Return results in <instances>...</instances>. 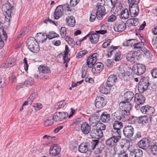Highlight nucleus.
<instances>
[{
    "mask_svg": "<svg viewBox=\"0 0 157 157\" xmlns=\"http://www.w3.org/2000/svg\"><path fill=\"white\" fill-rule=\"evenodd\" d=\"M120 17L122 19H125L129 18V14L128 10L127 9L122 10L120 12Z\"/></svg>",
    "mask_w": 157,
    "mask_h": 157,
    "instance_id": "36",
    "label": "nucleus"
},
{
    "mask_svg": "<svg viewBox=\"0 0 157 157\" xmlns=\"http://www.w3.org/2000/svg\"><path fill=\"white\" fill-rule=\"evenodd\" d=\"M66 104V102L65 100L60 101L59 102L56 106L57 109H60L63 108Z\"/></svg>",
    "mask_w": 157,
    "mask_h": 157,
    "instance_id": "54",
    "label": "nucleus"
},
{
    "mask_svg": "<svg viewBox=\"0 0 157 157\" xmlns=\"http://www.w3.org/2000/svg\"><path fill=\"white\" fill-rule=\"evenodd\" d=\"M129 21V26H135L138 24L139 19L138 18H132L130 19Z\"/></svg>",
    "mask_w": 157,
    "mask_h": 157,
    "instance_id": "45",
    "label": "nucleus"
},
{
    "mask_svg": "<svg viewBox=\"0 0 157 157\" xmlns=\"http://www.w3.org/2000/svg\"><path fill=\"white\" fill-rule=\"evenodd\" d=\"M150 149L152 154L157 155V142L151 143Z\"/></svg>",
    "mask_w": 157,
    "mask_h": 157,
    "instance_id": "40",
    "label": "nucleus"
},
{
    "mask_svg": "<svg viewBox=\"0 0 157 157\" xmlns=\"http://www.w3.org/2000/svg\"><path fill=\"white\" fill-rule=\"evenodd\" d=\"M88 120L90 125L93 127H95L100 121L99 117L97 114H92L89 118Z\"/></svg>",
    "mask_w": 157,
    "mask_h": 157,
    "instance_id": "15",
    "label": "nucleus"
},
{
    "mask_svg": "<svg viewBox=\"0 0 157 157\" xmlns=\"http://www.w3.org/2000/svg\"><path fill=\"white\" fill-rule=\"evenodd\" d=\"M8 82V81L5 78L4 76L0 75V88H2L5 86Z\"/></svg>",
    "mask_w": 157,
    "mask_h": 157,
    "instance_id": "41",
    "label": "nucleus"
},
{
    "mask_svg": "<svg viewBox=\"0 0 157 157\" xmlns=\"http://www.w3.org/2000/svg\"><path fill=\"white\" fill-rule=\"evenodd\" d=\"M97 11L96 12L97 18L99 20H101L105 15L106 13L105 7L102 5H97L96 6Z\"/></svg>",
    "mask_w": 157,
    "mask_h": 157,
    "instance_id": "12",
    "label": "nucleus"
},
{
    "mask_svg": "<svg viewBox=\"0 0 157 157\" xmlns=\"http://www.w3.org/2000/svg\"><path fill=\"white\" fill-rule=\"evenodd\" d=\"M2 10L5 17V23L7 22L8 25H9L11 20V14L13 10V6H11L9 3H5L3 5Z\"/></svg>",
    "mask_w": 157,
    "mask_h": 157,
    "instance_id": "2",
    "label": "nucleus"
},
{
    "mask_svg": "<svg viewBox=\"0 0 157 157\" xmlns=\"http://www.w3.org/2000/svg\"><path fill=\"white\" fill-rule=\"evenodd\" d=\"M124 101L127 102H130L134 96V94L131 91L126 92L124 95Z\"/></svg>",
    "mask_w": 157,
    "mask_h": 157,
    "instance_id": "31",
    "label": "nucleus"
},
{
    "mask_svg": "<svg viewBox=\"0 0 157 157\" xmlns=\"http://www.w3.org/2000/svg\"><path fill=\"white\" fill-rule=\"evenodd\" d=\"M62 8L60 5H59L56 7L54 15L55 19L57 20L63 15V10Z\"/></svg>",
    "mask_w": 157,
    "mask_h": 157,
    "instance_id": "23",
    "label": "nucleus"
},
{
    "mask_svg": "<svg viewBox=\"0 0 157 157\" xmlns=\"http://www.w3.org/2000/svg\"><path fill=\"white\" fill-rule=\"evenodd\" d=\"M142 93H136L135 94L134 98L135 101L138 105H142L145 102V98Z\"/></svg>",
    "mask_w": 157,
    "mask_h": 157,
    "instance_id": "17",
    "label": "nucleus"
},
{
    "mask_svg": "<svg viewBox=\"0 0 157 157\" xmlns=\"http://www.w3.org/2000/svg\"><path fill=\"white\" fill-rule=\"evenodd\" d=\"M137 121L140 124H144L147 122L148 118L146 116H141L137 119Z\"/></svg>",
    "mask_w": 157,
    "mask_h": 157,
    "instance_id": "38",
    "label": "nucleus"
},
{
    "mask_svg": "<svg viewBox=\"0 0 157 157\" xmlns=\"http://www.w3.org/2000/svg\"><path fill=\"white\" fill-rule=\"evenodd\" d=\"M117 18L116 16L114 15H112L110 16L108 18V22L114 21Z\"/></svg>",
    "mask_w": 157,
    "mask_h": 157,
    "instance_id": "61",
    "label": "nucleus"
},
{
    "mask_svg": "<svg viewBox=\"0 0 157 157\" xmlns=\"http://www.w3.org/2000/svg\"><path fill=\"white\" fill-rule=\"evenodd\" d=\"M66 22L67 24L71 27H74L75 24V17L72 16H69L66 18Z\"/></svg>",
    "mask_w": 157,
    "mask_h": 157,
    "instance_id": "28",
    "label": "nucleus"
},
{
    "mask_svg": "<svg viewBox=\"0 0 157 157\" xmlns=\"http://www.w3.org/2000/svg\"><path fill=\"white\" fill-rule=\"evenodd\" d=\"M129 5L133 6H138L139 0H128Z\"/></svg>",
    "mask_w": 157,
    "mask_h": 157,
    "instance_id": "57",
    "label": "nucleus"
},
{
    "mask_svg": "<svg viewBox=\"0 0 157 157\" xmlns=\"http://www.w3.org/2000/svg\"><path fill=\"white\" fill-rule=\"evenodd\" d=\"M129 10L131 16L132 17H135L138 14L139 8L138 6L129 5Z\"/></svg>",
    "mask_w": 157,
    "mask_h": 157,
    "instance_id": "19",
    "label": "nucleus"
},
{
    "mask_svg": "<svg viewBox=\"0 0 157 157\" xmlns=\"http://www.w3.org/2000/svg\"><path fill=\"white\" fill-rule=\"evenodd\" d=\"M135 41H134L133 45L132 47H133L135 49H137L139 51H140L141 52V54L143 51V49L144 47V42H137V40H135Z\"/></svg>",
    "mask_w": 157,
    "mask_h": 157,
    "instance_id": "26",
    "label": "nucleus"
},
{
    "mask_svg": "<svg viewBox=\"0 0 157 157\" xmlns=\"http://www.w3.org/2000/svg\"><path fill=\"white\" fill-rule=\"evenodd\" d=\"M26 46L29 50L32 52L37 53L40 51L39 45L33 37H30L28 39Z\"/></svg>",
    "mask_w": 157,
    "mask_h": 157,
    "instance_id": "3",
    "label": "nucleus"
},
{
    "mask_svg": "<svg viewBox=\"0 0 157 157\" xmlns=\"http://www.w3.org/2000/svg\"><path fill=\"white\" fill-rule=\"evenodd\" d=\"M29 30V27H27L24 29L23 30L21 31L20 35L21 36H23L25 34L27 33Z\"/></svg>",
    "mask_w": 157,
    "mask_h": 157,
    "instance_id": "60",
    "label": "nucleus"
},
{
    "mask_svg": "<svg viewBox=\"0 0 157 157\" xmlns=\"http://www.w3.org/2000/svg\"><path fill=\"white\" fill-rule=\"evenodd\" d=\"M99 138H98L99 139ZM92 140L89 144L90 150H94L96 147L98 146L100 144L99 140L98 139Z\"/></svg>",
    "mask_w": 157,
    "mask_h": 157,
    "instance_id": "33",
    "label": "nucleus"
},
{
    "mask_svg": "<svg viewBox=\"0 0 157 157\" xmlns=\"http://www.w3.org/2000/svg\"><path fill=\"white\" fill-rule=\"evenodd\" d=\"M129 102L125 101L121 102L119 105L120 109L129 112L132 108V105Z\"/></svg>",
    "mask_w": 157,
    "mask_h": 157,
    "instance_id": "21",
    "label": "nucleus"
},
{
    "mask_svg": "<svg viewBox=\"0 0 157 157\" xmlns=\"http://www.w3.org/2000/svg\"><path fill=\"white\" fill-rule=\"evenodd\" d=\"M117 81V76L114 75H111L108 78L106 83L108 85L112 87L115 85V83Z\"/></svg>",
    "mask_w": 157,
    "mask_h": 157,
    "instance_id": "25",
    "label": "nucleus"
},
{
    "mask_svg": "<svg viewBox=\"0 0 157 157\" xmlns=\"http://www.w3.org/2000/svg\"><path fill=\"white\" fill-rule=\"evenodd\" d=\"M118 141H116L112 137L107 139L105 141L106 144L110 147H113L117 145Z\"/></svg>",
    "mask_w": 157,
    "mask_h": 157,
    "instance_id": "35",
    "label": "nucleus"
},
{
    "mask_svg": "<svg viewBox=\"0 0 157 157\" xmlns=\"http://www.w3.org/2000/svg\"><path fill=\"white\" fill-rule=\"evenodd\" d=\"M152 76L154 78H157V68L153 69L151 72Z\"/></svg>",
    "mask_w": 157,
    "mask_h": 157,
    "instance_id": "62",
    "label": "nucleus"
},
{
    "mask_svg": "<svg viewBox=\"0 0 157 157\" xmlns=\"http://www.w3.org/2000/svg\"><path fill=\"white\" fill-rule=\"evenodd\" d=\"M53 123L52 120L51 119H48L46 121H44V125L46 126H48L52 125Z\"/></svg>",
    "mask_w": 157,
    "mask_h": 157,
    "instance_id": "63",
    "label": "nucleus"
},
{
    "mask_svg": "<svg viewBox=\"0 0 157 157\" xmlns=\"http://www.w3.org/2000/svg\"><path fill=\"white\" fill-rule=\"evenodd\" d=\"M130 75L129 71H126V73L121 78L125 81H128L130 79V77L129 76Z\"/></svg>",
    "mask_w": 157,
    "mask_h": 157,
    "instance_id": "51",
    "label": "nucleus"
},
{
    "mask_svg": "<svg viewBox=\"0 0 157 157\" xmlns=\"http://www.w3.org/2000/svg\"><path fill=\"white\" fill-rule=\"evenodd\" d=\"M81 130L85 134H88L91 130L90 125L86 122L82 123L81 126Z\"/></svg>",
    "mask_w": 157,
    "mask_h": 157,
    "instance_id": "20",
    "label": "nucleus"
},
{
    "mask_svg": "<svg viewBox=\"0 0 157 157\" xmlns=\"http://www.w3.org/2000/svg\"><path fill=\"white\" fill-rule=\"evenodd\" d=\"M99 36L97 33H94L92 34L89 33L86 37V38L88 37L92 44H95L98 41Z\"/></svg>",
    "mask_w": 157,
    "mask_h": 157,
    "instance_id": "24",
    "label": "nucleus"
},
{
    "mask_svg": "<svg viewBox=\"0 0 157 157\" xmlns=\"http://www.w3.org/2000/svg\"><path fill=\"white\" fill-rule=\"evenodd\" d=\"M89 144L82 143L79 146L78 150L82 153H86L88 151H90Z\"/></svg>",
    "mask_w": 157,
    "mask_h": 157,
    "instance_id": "27",
    "label": "nucleus"
},
{
    "mask_svg": "<svg viewBox=\"0 0 157 157\" xmlns=\"http://www.w3.org/2000/svg\"><path fill=\"white\" fill-rule=\"evenodd\" d=\"M122 120V121H125L128 118V116L129 114V112L125 110H122V111H120Z\"/></svg>",
    "mask_w": 157,
    "mask_h": 157,
    "instance_id": "39",
    "label": "nucleus"
},
{
    "mask_svg": "<svg viewBox=\"0 0 157 157\" xmlns=\"http://www.w3.org/2000/svg\"><path fill=\"white\" fill-rule=\"evenodd\" d=\"M118 0H110V2L111 3L113 7L112 9L114 8L115 5L117 7V8L120 9L121 10V9L123 8L122 5L121 3H118Z\"/></svg>",
    "mask_w": 157,
    "mask_h": 157,
    "instance_id": "43",
    "label": "nucleus"
},
{
    "mask_svg": "<svg viewBox=\"0 0 157 157\" xmlns=\"http://www.w3.org/2000/svg\"><path fill=\"white\" fill-rule=\"evenodd\" d=\"M133 72L136 75H140L143 74L145 71L146 68L145 66L142 64H137L135 67H133Z\"/></svg>",
    "mask_w": 157,
    "mask_h": 157,
    "instance_id": "10",
    "label": "nucleus"
},
{
    "mask_svg": "<svg viewBox=\"0 0 157 157\" xmlns=\"http://www.w3.org/2000/svg\"><path fill=\"white\" fill-rule=\"evenodd\" d=\"M48 38L51 40L54 38L59 37V35L56 33L53 32H49L47 34Z\"/></svg>",
    "mask_w": 157,
    "mask_h": 157,
    "instance_id": "48",
    "label": "nucleus"
},
{
    "mask_svg": "<svg viewBox=\"0 0 157 157\" xmlns=\"http://www.w3.org/2000/svg\"><path fill=\"white\" fill-rule=\"evenodd\" d=\"M36 37H41V39H40V41H41V43H43L44 41H46L48 38L47 35L45 33H44L42 34L41 33H39L36 35Z\"/></svg>",
    "mask_w": 157,
    "mask_h": 157,
    "instance_id": "46",
    "label": "nucleus"
},
{
    "mask_svg": "<svg viewBox=\"0 0 157 157\" xmlns=\"http://www.w3.org/2000/svg\"><path fill=\"white\" fill-rule=\"evenodd\" d=\"M87 53V51L86 50H82L77 53L76 57L77 58H81L86 55Z\"/></svg>",
    "mask_w": 157,
    "mask_h": 157,
    "instance_id": "53",
    "label": "nucleus"
},
{
    "mask_svg": "<svg viewBox=\"0 0 157 157\" xmlns=\"http://www.w3.org/2000/svg\"><path fill=\"white\" fill-rule=\"evenodd\" d=\"M109 85L105 83L102 86L100 89V92L102 94H107L109 93L111 90V87Z\"/></svg>",
    "mask_w": 157,
    "mask_h": 157,
    "instance_id": "30",
    "label": "nucleus"
},
{
    "mask_svg": "<svg viewBox=\"0 0 157 157\" xmlns=\"http://www.w3.org/2000/svg\"><path fill=\"white\" fill-rule=\"evenodd\" d=\"M98 56L97 53L90 55L87 60V64L89 67H92V71L94 74L99 73L103 70L104 67L103 64L100 62L96 63L97 58Z\"/></svg>",
    "mask_w": 157,
    "mask_h": 157,
    "instance_id": "1",
    "label": "nucleus"
},
{
    "mask_svg": "<svg viewBox=\"0 0 157 157\" xmlns=\"http://www.w3.org/2000/svg\"><path fill=\"white\" fill-rule=\"evenodd\" d=\"M112 137L116 141L118 142L121 138V131L119 130H114L113 131Z\"/></svg>",
    "mask_w": 157,
    "mask_h": 157,
    "instance_id": "32",
    "label": "nucleus"
},
{
    "mask_svg": "<svg viewBox=\"0 0 157 157\" xmlns=\"http://www.w3.org/2000/svg\"><path fill=\"white\" fill-rule=\"evenodd\" d=\"M78 143L76 141H72L71 142L69 145V147L72 150H74L77 148L78 146Z\"/></svg>",
    "mask_w": 157,
    "mask_h": 157,
    "instance_id": "49",
    "label": "nucleus"
},
{
    "mask_svg": "<svg viewBox=\"0 0 157 157\" xmlns=\"http://www.w3.org/2000/svg\"><path fill=\"white\" fill-rule=\"evenodd\" d=\"M106 102L105 101V98L102 96L98 97L95 101V106L98 108H100L106 105Z\"/></svg>",
    "mask_w": 157,
    "mask_h": 157,
    "instance_id": "16",
    "label": "nucleus"
},
{
    "mask_svg": "<svg viewBox=\"0 0 157 157\" xmlns=\"http://www.w3.org/2000/svg\"><path fill=\"white\" fill-rule=\"evenodd\" d=\"M34 83V81L32 80H29L25 81L23 84V86L27 87L33 85Z\"/></svg>",
    "mask_w": 157,
    "mask_h": 157,
    "instance_id": "55",
    "label": "nucleus"
},
{
    "mask_svg": "<svg viewBox=\"0 0 157 157\" xmlns=\"http://www.w3.org/2000/svg\"><path fill=\"white\" fill-rule=\"evenodd\" d=\"M68 113L65 112H59L55 113L52 119L56 122L63 121L68 117Z\"/></svg>",
    "mask_w": 157,
    "mask_h": 157,
    "instance_id": "8",
    "label": "nucleus"
},
{
    "mask_svg": "<svg viewBox=\"0 0 157 157\" xmlns=\"http://www.w3.org/2000/svg\"><path fill=\"white\" fill-rule=\"evenodd\" d=\"M134 41H135L134 39L126 40L123 42V45L124 46H130L132 47Z\"/></svg>",
    "mask_w": 157,
    "mask_h": 157,
    "instance_id": "44",
    "label": "nucleus"
},
{
    "mask_svg": "<svg viewBox=\"0 0 157 157\" xmlns=\"http://www.w3.org/2000/svg\"><path fill=\"white\" fill-rule=\"evenodd\" d=\"M122 58V56L120 52H117L115 55L113 59L117 62L121 60Z\"/></svg>",
    "mask_w": 157,
    "mask_h": 157,
    "instance_id": "52",
    "label": "nucleus"
},
{
    "mask_svg": "<svg viewBox=\"0 0 157 157\" xmlns=\"http://www.w3.org/2000/svg\"><path fill=\"white\" fill-rule=\"evenodd\" d=\"M134 129L131 125H128L124 127L123 130L124 136L128 138L132 137L134 133Z\"/></svg>",
    "mask_w": 157,
    "mask_h": 157,
    "instance_id": "9",
    "label": "nucleus"
},
{
    "mask_svg": "<svg viewBox=\"0 0 157 157\" xmlns=\"http://www.w3.org/2000/svg\"><path fill=\"white\" fill-rule=\"evenodd\" d=\"M117 48L116 47L111 46L109 48L108 50L107 56L109 57L111 56V51H112L116 50Z\"/></svg>",
    "mask_w": 157,
    "mask_h": 157,
    "instance_id": "56",
    "label": "nucleus"
},
{
    "mask_svg": "<svg viewBox=\"0 0 157 157\" xmlns=\"http://www.w3.org/2000/svg\"><path fill=\"white\" fill-rule=\"evenodd\" d=\"M112 116L115 121H119L122 120V118L119 111H117L113 113Z\"/></svg>",
    "mask_w": 157,
    "mask_h": 157,
    "instance_id": "42",
    "label": "nucleus"
},
{
    "mask_svg": "<svg viewBox=\"0 0 157 157\" xmlns=\"http://www.w3.org/2000/svg\"><path fill=\"white\" fill-rule=\"evenodd\" d=\"M38 95L37 94L34 93H33L28 98V101L30 103H31L32 102L36 99L38 98Z\"/></svg>",
    "mask_w": 157,
    "mask_h": 157,
    "instance_id": "47",
    "label": "nucleus"
},
{
    "mask_svg": "<svg viewBox=\"0 0 157 157\" xmlns=\"http://www.w3.org/2000/svg\"><path fill=\"white\" fill-rule=\"evenodd\" d=\"M149 84L147 77H143L140 78L138 86V90L139 93H143L146 90Z\"/></svg>",
    "mask_w": 157,
    "mask_h": 157,
    "instance_id": "5",
    "label": "nucleus"
},
{
    "mask_svg": "<svg viewBox=\"0 0 157 157\" xmlns=\"http://www.w3.org/2000/svg\"><path fill=\"white\" fill-rule=\"evenodd\" d=\"M150 141L146 138H144L138 143L139 147L143 149H147L151 145Z\"/></svg>",
    "mask_w": 157,
    "mask_h": 157,
    "instance_id": "14",
    "label": "nucleus"
},
{
    "mask_svg": "<svg viewBox=\"0 0 157 157\" xmlns=\"http://www.w3.org/2000/svg\"><path fill=\"white\" fill-rule=\"evenodd\" d=\"M141 54L140 51L137 50L134 52H130L127 55L126 59L128 61L134 62L138 59Z\"/></svg>",
    "mask_w": 157,
    "mask_h": 157,
    "instance_id": "7",
    "label": "nucleus"
},
{
    "mask_svg": "<svg viewBox=\"0 0 157 157\" xmlns=\"http://www.w3.org/2000/svg\"><path fill=\"white\" fill-rule=\"evenodd\" d=\"M63 7V11L65 12L71 11L72 10V8L69 6L68 4H65L60 5Z\"/></svg>",
    "mask_w": 157,
    "mask_h": 157,
    "instance_id": "50",
    "label": "nucleus"
},
{
    "mask_svg": "<svg viewBox=\"0 0 157 157\" xmlns=\"http://www.w3.org/2000/svg\"><path fill=\"white\" fill-rule=\"evenodd\" d=\"M123 124L119 121H115L113 125L114 130L121 131V129L123 127Z\"/></svg>",
    "mask_w": 157,
    "mask_h": 157,
    "instance_id": "37",
    "label": "nucleus"
},
{
    "mask_svg": "<svg viewBox=\"0 0 157 157\" xmlns=\"http://www.w3.org/2000/svg\"><path fill=\"white\" fill-rule=\"evenodd\" d=\"M16 64L15 59L13 58H8L5 63L2 64V67L4 68H8L12 67Z\"/></svg>",
    "mask_w": 157,
    "mask_h": 157,
    "instance_id": "18",
    "label": "nucleus"
},
{
    "mask_svg": "<svg viewBox=\"0 0 157 157\" xmlns=\"http://www.w3.org/2000/svg\"><path fill=\"white\" fill-rule=\"evenodd\" d=\"M126 28L125 24L121 21L116 23L114 26V29L115 31L121 32L125 29Z\"/></svg>",
    "mask_w": 157,
    "mask_h": 157,
    "instance_id": "22",
    "label": "nucleus"
},
{
    "mask_svg": "<svg viewBox=\"0 0 157 157\" xmlns=\"http://www.w3.org/2000/svg\"><path fill=\"white\" fill-rule=\"evenodd\" d=\"M118 157H128V155L126 152L123 150L120 152Z\"/></svg>",
    "mask_w": 157,
    "mask_h": 157,
    "instance_id": "59",
    "label": "nucleus"
},
{
    "mask_svg": "<svg viewBox=\"0 0 157 157\" xmlns=\"http://www.w3.org/2000/svg\"><path fill=\"white\" fill-rule=\"evenodd\" d=\"M111 42V40L110 39L107 40L102 44V46L103 48H105L110 44Z\"/></svg>",
    "mask_w": 157,
    "mask_h": 157,
    "instance_id": "64",
    "label": "nucleus"
},
{
    "mask_svg": "<svg viewBox=\"0 0 157 157\" xmlns=\"http://www.w3.org/2000/svg\"><path fill=\"white\" fill-rule=\"evenodd\" d=\"M128 149L130 152V157H142L143 156V151L140 149H135L134 146H129L128 147Z\"/></svg>",
    "mask_w": 157,
    "mask_h": 157,
    "instance_id": "6",
    "label": "nucleus"
},
{
    "mask_svg": "<svg viewBox=\"0 0 157 157\" xmlns=\"http://www.w3.org/2000/svg\"><path fill=\"white\" fill-rule=\"evenodd\" d=\"M7 38V33L4 31L3 27L2 26L0 28V49H2L4 45V43L2 40L6 41Z\"/></svg>",
    "mask_w": 157,
    "mask_h": 157,
    "instance_id": "13",
    "label": "nucleus"
},
{
    "mask_svg": "<svg viewBox=\"0 0 157 157\" xmlns=\"http://www.w3.org/2000/svg\"><path fill=\"white\" fill-rule=\"evenodd\" d=\"M39 71L44 74H47L51 72V70L48 67L43 65H40L38 68Z\"/></svg>",
    "mask_w": 157,
    "mask_h": 157,
    "instance_id": "34",
    "label": "nucleus"
},
{
    "mask_svg": "<svg viewBox=\"0 0 157 157\" xmlns=\"http://www.w3.org/2000/svg\"><path fill=\"white\" fill-rule=\"evenodd\" d=\"M96 128H93L91 131V134L95 135L98 138H100L103 135V130H105L106 126L100 121L95 126Z\"/></svg>",
    "mask_w": 157,
    "mask_h": 157,
    "instance_id": "4",
    "label": "nucleus"
},
{
    "mask_svg": "<svg viewBox=\"0 0 157 157\" xmlns=\"http://www.w3.org/2000/svg\"><path fill=\"white\" fill-rule=\"evenodd\" d=\"M140 110L143 114H147L149 115L153 114L155 112L154 108L148 105L142 106L141 107Z\"/></svg>",
    "mask_w": 157,
    "mask_h": 157,
    "instance_id": "11",
    "label": "nucleus"
},
{
    "mask_svg": "<svg viewBox=\"0 0 157 157\" xmlns=\"http://www.w3.org/2000/svg\"><path fill=\"white\" fill-rule=\"evenodd\" d=\"M101 121L104 123H108L110 120V115L106 112H103L100 116Z\"/></svg>",
    "mask_w": 157,
    "mask_h": 157,
    "instance_id": "29",
    "label": "nucleus"
},
{
    "mask_svg": "<svg viewBox=\"0 0 157 157\" xmlns=\"http://www.w3.org/2000/svg\"><path fill=\"white\" fill-rule=\"evenodd\" d=\"M118 73L119 76L121 78L126 73V71H125L123 68L120 67L119 69V72Z\"/></svg>",
    "mask_w": 157,
    "mask_h": 157,
    "instance_id": "58",
    "label": "nucleus"
}]
</instances>
